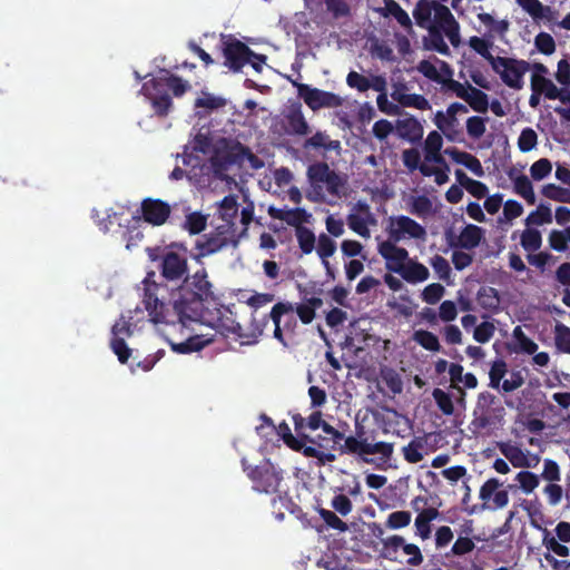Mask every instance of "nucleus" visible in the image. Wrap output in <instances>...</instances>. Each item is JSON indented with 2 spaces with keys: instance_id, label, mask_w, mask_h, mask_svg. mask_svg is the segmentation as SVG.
<instances>
[{
  "instance_id": "obj_1",
  "label": "nucleus",
  "mask_w": 570,
  "mask_h": 570,
  "mask_svg": "<svg viewBox=\"0 0 570 570\" xmlns=\"http://www.w3.org/2000/svg\"><path fill=\"white\" fill-rule=\"evenodd\" d=\"M171 305L178 321L184 325L187 321L199 322L212 326H222L225 330V335L233 334L239 338L245 336L242 325L235 321L225 325L218 318L217 321L222 324L215 325L208 318L209 309H217L218 297L205 268L196 271L193 275L188 274L181 281V284L171 294Z\"/></svg>"
},
{
  "instance_id": "obj_2",
  "label": "nucleus",
  "mask_w": 570,
  "mask_h": 570,
  "mask_svg": "<svg viewBox=\"0 0 570 570\" xmlns=\"http://www.w3.org/2000/svg\"><path fill=\"white\" fill-rule=\"evenodd\" d=\"M376 432L374 430L367 431L365 426L358 422L355 423V435L346 436L337 429L330 440L332 450L335 449V444L344 440V444H341L338 451L341 454L358 455L364 462L370 463L372 460L367 459L366 455L379 454L380 459L384 462L389 461L394 452V445L390 442L376 441Z\"/></svg>"
},
{
  "instance_id": "obj_3",
  "label": "nucleus",
  "mask_w": 570,
  "mask_h": 570,
  "mask_svg": "<svg viewBox=\"0 0 570 570\" xmlns=\"http://www.w3.org/2000/svg\"><path fill=\"white\" fill-rule=\"evenodd\" d=\"M160 72L161 76L146 81L141 91L150 100L155 114L159 117H166L173 107V99L168 90H171L175 97H181L190 89V85L187 80L169 73L166 69Z\"/></svg>"
},
{
  "instance_id": "obj_4",
  "label": "nucleus",
  "mask_w": 570,
  "mask_h": 570,
  "mask_svg": "<svg viewBox=\"0 0 570 570\" xmlns=\"http://www.w3.org/2000/svg\"><path fill=\"white\" fill-rule=\"evenodd\" d=\"M184 248L183 245L173 243L168 247H147L148 258L157 263V269L163 281L167 283L181 282L188 275V259L186 255L179 254L174 248Z\"/></svg>"
},
{
  "instance_id": "obj_5",
  "label": "nucleus",
  "mask_w": 570,
  "mask_h": 570,
  "mask_svg": "<svg viewBox=\"0 0 570 570\" xmlns=\"http://www.w3.org/2000/svg\"><path fill=\"white\" fill-rule=\"evenodd\" d=\"M229 245L233 247L238 245V239L235 238V229L228 224L219 225L196 240L195 249L197 253L194 255V259L200 263L202 258L216 254Z\"/></svg>"
},
{
  "instance_id": "obj_6",
  "label": "nucleus",
  "mask_w": 570,
  "mask_h": 570,
  "mask_svg": "<svg viewBox=\"0 0 570 570\" xmlns=\"http://www.w3.org/2000/svg\"><path fill=\"white\" fill-rule=\"evenodd\" d=\"M247 475L252 480L255 491L267 494L276 493L284 478L283 471L277 469L269 460L250 468Z\"/></svg>"
},
{
  "instance_id": "obj_7",
  "label": "nucleus",
  "mask_w": 570,
  "mask_h": 570,
  "mask_svg": "<svg viewBox=\"0 0 570 570\" xmlns=\"http://www.w3.org/2000/svg\"><path fill=\"white\" fill-rule=\"evenodd\" d=\"M495 69L502 82L511 89L520 90L523 87V77L530 69V63L522 59L497 57Z\"/></svg>"
},
{
  "instance_id": "obj_8",
  "label": "nucleus",
  "mask_w": 570,
  "mask_h": 570,
  "mask_svg": "<svg viewBox=\"0 0 570 570\" xmlns=\"http://www.w3.org/2000/svg\"><path fill=\"white\" fill-rule=\"evenodd\" d=\"M155 276L156 273L151 271L147 273V276L144 279L145 288L142 303L151 322L155 324L168 323L169 309L167 304L158 297L157 292L159 291L160 285L156 283Z\"/></svg>"
},
{
  "instance_id": "obj_9",
  "label": "nucleus",
  "mask_w": 570,
  "mask_h": 570,
  "mask_svg": "<svg viewBox=\"0 0 570 570\" xmlns=\"http://www.w3.org/2000/svg\"><path fill=\"white\" fill-rule=\"evenodd\" d=\"M249 55H252V49L240 40L233 36L223 38L224 65L232 71L239 72L247 65Z\"/></svg>"
},
{
  "instance_id": "obj_10",
  "label": "nucleus",
  "mask_w": 570,
  "mask_h": 570,
  "mask_svg": "<svg viewBox=\"0 0 570 570\" xmlns=\"http://www.w3.org/2000/svg\"><path fill=\"white\" fill-rule=\"evenodd\" d=\"M298 96L303 98L305 104L312 110H318L321 108H335L342 105V98L336 94L324 91L317 88H312L305 83H296Z\"/></svg>"
},
{
  "instance_id": "obj_11",
  "label": "nucleus",
  "mask_w": 570,
  "mask_h": 570,
  "mask_svg": "<svg viewBox=\"0 0 570 570\" xmlns=\"http://www.w3.org/2000/svg\"><path fill=\"white\" fill-rule=\"evenodd\" d=\"M433 14L434 17L430 26H438L440 30H443L451 45L455 48L459 47L461 43L460 24L450 9L436 2Z\"/></svg>"
},
{
  "instance_id": "obj_12",
  "label": "nucleus",
  "mask_w": 570,
  "mask_h": 570,
  "mask_svg": "<svg viewBox=\"0 0 570 570\" xmlns=\"http://www.w3.org/2000/svg\"><path fill=\"white\" fill-rule=\"evenodd\" d=\"M502 482L497 478L487 480L480 488L479 498L483 501L481 510L502 509L509 503V493L507 490H500Z\"/></svg>"
},
{
  "instance_id": "obj_13",
  "label": "nucleus",
  "mask_w": 570,
  "mask_h": 570,
  "mask_svg": "<svg viewBox=\"0 0 570 570\" xmlns=\"http://www.w3.org/2000/svg\"><path fill=\"white\" fill-rule=\"evenodd\" d=\"M390 239L394 243L401 240L405 235L414 239H423L426 235L425 228L414 219L401 215L391 218L389 230Z\"/></svg>"
},
{
  "instance_id": "obj_14",
  "label": "nucleus",
  "mask_w": 570,
  "mask_h": 570,
  "mask_svg": "<svg viewBox=\"0 0 570 570\" xmlns=\"http://www.w3.org/2000/svg\"><path fill=\"white\" fill-rule=\"evenodd\" d=\"M468 111L469 110L465 105L461 102H453L448 107L445 114L442 111L436 112L434 122L449 140L454 141L456 139V135L459 134V131L455 129V127L459 125L456 114H466Z\"/></svg>"
},
{
  "instance_id": "obj_15",
  "label": "nucleus",
  "mask_w": 570,
  "mask_h": 570,
  "mask_svg": "<svg viewBox=\"0 0 570 570\" xmlns=\"http://www.w3.org/2000/svg\"><path fill=\"white\" fill-rule=\"evenodd\" d=\"M171 207L161 199L145 198L141 202V215L146 223L153 226H161L169 218Z\"/></svg>"
},
{
  "instance_id": "obj_16",
  "label": "nucleus",
  "mask_w": 570,
  "mask_h": 570,
  "mask_svg": "<svg viewBox=\"0 0 570 570\" xmlns=\"http://www.w3.org/2000/svg\"><path fill=\"white\" fill-rule=\"evenodd\" d=\"M379 254L386 261V269L392 272V268H399V266H405V262L409 261V252L396 246L391 240H385L379 244Z\"/></svg>"
},
{
  "instance_id": "obj_17",
  "label": "nucleus",
  "mask_w": 570,
  "mask_h": 570,
  "mask_svg": "<svg viewBox=\"0 0 570 570\" xmlns=\"http://www.w3.org/2000/svg\"><path fill=\"white\" fill-rule=\"evenodd\" d=\"M392 272L401 275V277L410 284L422 283L430 277L428 267L422 263L413 259H409L405 266L392 268Z\"/></svg>"
},
{
  "instance_id": "obj_18",
  "label": "nucleus",
  "mask_w": 570,
  "mask_h": 570,
  "mask_svg": "<svg viewBox=\"0 0 570 570\" xmlns=\"http://www.w3.org/2000/svg\"><path fill=\"white\" fill-rule=\"evenodd\" d=\"M395 129L400 138L412 144L420 141L423 137V127L414 117L399 119Z\"/></svg>"
},
{
  "instance_id": "obj_19",
  "label": "nucleus",
  "mask_w": 570,
  "mask_h": 570,
  "mask_svg": "<svg viewBox=\"0 0 570 570\" xmlns=\"http://www.w3.org/2000/svg\"><path fill=\"white\" fill-rule=\"evenodd\" d=\"M286 130L291 135L306 136L311 132V128L302 112L301 105L289 108L285 115Z\"/></svg>"
},
{
  "instance_id": "obj_20",
  "label": "nucleus",
  "mask_w": 570,
  "mask_h": 570,
  "mask_svg": "<svg viewBox=\"0 0 570 570\" xmlns=\"http://www.w3.org/2000/svg\"><path fill=\"white\" fill-rule=\"evenodd\" d=\"M444 154L451 157L453 161L456 164L463 165L469 170H471L474 175L481 177L483 176V167L480 163V160L473 156L472 154H469L466 151H462L458 149L456 147H450L444 150Z\"/></svg>"
},
{
  "instance_id": "obj_21",
  "label": "nucleus",
  "mask_w": 570,
  "mask_h": 570,
  "mask_svg": "<svg viewBox=\"0 0 570 570\" xmlns=\"http://www.w3.org/2000/svg\"><path fill=\"white\" fill-rule=\"evenodd\" d=\"M512 337L513 342L508 346L511 353L533 355L538 351V344L525 335L521 326L513 328Z\"/></svg>"
},
{
  "instance_id": "obj_22",
  "label": "nucleus",
  "mask_w": 570,
  "mask_h": 570,
  "mask_svg": "<svg viewBox=\"0 0 570 570\" xmlns=\"http://www.w3.org/2000/svg\"><path fill=\"white\" fill-rule=\"evenodd\" d=\"M428 36L423 37V48L430 51H436L443 56H450L451 51L443 38V30L438 26H429Z\"/></svg>"
},
{
  "instance_id": "obj_23",
  "label": "nucleus",
  "mask_w": 570,
  "mask_h": 570,
  "mask_svg": "<svg viewBox=\"0 0 570 570\" xmlns=\"http://www.w3.org/2000/svg\"><path fill=\"white\" fill-rule=\"evenodd\" d=\"M303 148L305 150L308 149H323L324 151H341V142L340 140H333L325 131H317L312 137L307 138Z\"/></svg>"
},
{
  "instance_id": "obj_24",
  "label": "nucleus",
  "mask_w": 570,
  "mask_h": 570,
  "mask_svg": "<svg viewBox=\"0 0 570 570\" xmlns=\"http://www.w3.org/2000/svg\"><path fill=\"white\" fill-rule=\"evenodd\" d=\"M440 512L436 508L430 507L423 509L415 518V533L422 540H426L431 537L432 527L431 522L439 517Z\"/></svg>"
},
{
  "instance_id": "obj_25",
  "label": "nucleus",
  "mask_w": 570,
  "mask_h": 570,
  "mask_svg": "<svg viewBox=\"0 0 570 570\" xmlns=\"http://www.w3.org/2000/svg\"><path fill=\"white\" fill-rule=\"evenodd\" d=\"M294 305L289 302H278L276 303L269 313V318L273 321L274 328V337L279 341L284 346H286V342L283 336V331L281 328V321L285 314L293 313Z\"/></svg>"
},
{
  "instance_id": "obj_26",
  "label": "nucleus",
  "mask_w": 570,
  "mask_h": 570,
  "mask_svg": "<svg viewBox=\"0 0 570 570\" xmlns=\"http://www.w3.org/2000/svg\"><path fill=\"white\" fill-rule=\"evenodd\" d=\"M530 86L531 91L544 95L547 99L554 100L560 96V89L547 77L532 75Z\"/></svg>"
},
{
  "instance_id": "obj_27",
  "label": "nucleus",
  "mask_w": 570,
  "mask_h": 570,
  "mask_svg": "<svg viewBox=\"0 0 570 570\" xmlns=\"http://www.w3.org/2000/svg\"><path fill=\"white\" fill-rule=\"evenodd\" d=\"M323 306V299L320 297L305 298L303 303L294 307L297 316L303 324H311L315 318V311Z\"/></svg>"
},
{
  "instance_id": "obj_28",
  "label": "nucleus",
  "mask_w": 570,
  "mask_h": 570,
  "mask_svg": "<svg viewBox=\"0 0 570 570\" xmlns=\"http://www.w3.org/2000/svg\"><path fill=\"white\" fill-rule=\"evenodd\" d=\"M500 452L509 460L514 468H529L530 463L523 451L509 442L498 444Z\"/></svg>"
},
{
  "instance_id": "obj_29",
  "label": "nucleus",
  "mask_w": 570,
  "mask_h": 570,
  "mask_svg": "<svg viewBox=\"0 0 570 570\" xmlns=\"http://www.w3.org/2000/svg\"><path fill=\"white\" fill-rule=\"evenodd\" d=\"M436 1L419 0L413 10V17L420 28H429L432 22V13L434 12Z\"/></svg>"
},
{
  "instance_id": "obj_30",
  "label": "nucleus",
  "mask_w": 570,
  "mask_h": 570,
  "mask_svg": "<svg viewBox=\"0 0 570 570\" xmlns=\"http://www.w3.org/2000/svg\"><path fill=\"white\" fill-rule=\"evenodd\" d=\"M383 16L393 17L404 29L412 28V21L407 12L395 0H383Z\"/></svg>"
},
{
  "instance_id": "obj_31",
  "label": "nucleus",
  "mask_w": 570,
  "mask_h": 570,
  "mask_svg": "<svg viewBox=\"0 0 570 570\" xmlns=\"http://www.w3.org/2000/svg\"><path fill=\"white\" fill-rule=\"evenodd\" d=\"M482 237L483 229L476 225L469 224L459 236L460 246L465 249H472L481 243Z\"/></svg>"
},
{
  "instance_id": "obj_32",
  "label": "nucleus",
  "mask_w": 570,
  "mask_h": 570,
  "mask_svg": "<svg viewBox=\"0 0 570 570\" xmlns=\"http://www.w3.org/2000/svg\"><path fill=\"white\" fill-rule=\"evenodd\" d=\"M476 301L482 308L494 311L500 304L499 292L494 287L482 286L476 293Z\"/></svg>"
},
{
  "instance_id": "obj_33",
  "label": "nucleus",
  "mask_w": 570,
  "mask_h": 570,
  "mask_svg": "<svg viewBox=\"0 0 570 570\" xmlns=\"http://www.w3.org/2000/svg\"><path fill=\"white\" fill-rule=\"evenodd\" d=\"M209 341L204 340L200 335L190 336L181 343H171V350L178 354H189L203 350Z\"/></svg>"
},
{
  "instance_id": "obj_34",
  "label": "nucleus",
  "mask_w": 570,
  "mask_h": 570,
  "mask_svg": "<svg viewBox=\"0 0 570 570\" xmlns=\"http://www.w3.org/2000/svg\"><path fill=\"white\" fill-rule=\"evenodd\" d=\"M475 541H481L480 535H473V537H463L458 535L456 540L454 541L450 553L446 554L449 557L450 554L454 557H463L465 554L471 553L475 549Z\"/></svg>"
},
{
  "instance_id": "obj_35",
  "label": "nucleus",
  "mask_w": 570,
  "mask_h": 570,
  "mask_svg": "<svg viewBox=\"0 0 570 570\" xmlns=\"http://www.w3.org/2000/svg\"><path fill=\"white\" fill-rule=\"evenodd\" d=\"M463 100L476 112H487L489 108L488 95L473 86H469L468 96Z\"/></svg>"
},
{
  "instance_id": "obj_36",
  "label": "nucleus",
  "mask_w": 570,
  "mask_h": 570,
  "mask_svg": "<svg viewBox=\"0 0 570 570\" xmlns=\"http://www.w3.org/2000/svg\"><path fill=\"white\" fill-rule=\"evenodd\" d=\"M469 46L476 52L479 53L482 58H484L490 65H491V68L492 69H495V60H497V57H494L491 52H490V49L492 47V42L484 39V38H480L478 36H473L469 39Z\"/></svg>"
},
{
  "instance_id": "obj_37",
  "label": "nucleus",
  "mask_w": 570,
  "mask_h": 570,
  "mask_svg": "<svg viewBox=\"0 0 570 570\" xmlns=\"http://www.w3.org/2000/svg\"><path fill=\"white\" fill-rule=\"evenodd\" d=\"M295 236L303 254L308 255L314 250L316 237L308 227L297 226L295 228Z\"/></svg>"
},
{
  "instance_id": "obj_38",
  "label": "nucleus",
  "mask_w": 570,
  "mask_h": 570,
  "mask_svg": "<svg viewBox=\"0 0 570 570\" xmlns=\"http://www.w3.org/2000/svg\"><path fill=\"white\" fill-rule=\"evenodd\" d=\"M514 191L521 196L529 205L537 202L531 180L525 175L518 176L514 181Z\"/></svg>"
},
{
  "instance_id": "obj_39",
  "label": "nucleus",
  "mask_w": 570,
  "mask_h": 570,
  "mask_svg": "<svg viewBox=\"0 0 570 570\" xmlns=\"http://www.w3.org/2000/svg\"><path fill=\"white\" fill-rule=\"evenodd\" d=\"M207 226V216L202 214L200 212H194L186 216L184 222V229H186L190 235H198L206 229Z\"/></svg>"
},
{
  "instance_id": "obj_40",
  "label": "nucleus",
  "mask_w": 570,
  "mask_h": 570,
  "mask_svg": "<svg viewBox=\"0 0 570 570\" xmlns=\"http://www.w3.org/2000/svg\"><path fill=\"white\" fill-rule=\"evenodd\" d=\"M413 340L423 348L430 352H439L441 348L438 336L426 330L415 331L413 334Z\"/></svg>"
},
{
  "instance_id": "obj_41",
  "label": "nucleus",
  "mask_w": 570,
  "mask_h": 570,
  "mask_svg": "<svg viewBox=\"0 0 570 570\" xmlns=\"http://www.w3.org/2000/svg\"><path fill=\"white\" fill-rule=\"evenodd\" d=\"M219 207H220L222 218L224 220H226V224L232 225L234 227L233 219L237 216V212H238V204H237L236 196H234V195L225 196L222 199Z\"/></svg>"
},
{
  "instance_id": "obj_42",
  "label": "nucleus",
  "mask_w": 570,
  "mask_h": 570,
  "mask_svg": "<svg viewBox=\"0 0 570 570\" xmlns=\"http://www.w3.org/2000/svg\"><path fill=\"white\" fill-rule=\"evenodd\" d=\"M552 222L551 208L548 205L540 204L535 210L531 212L527 219V225H543Z\"/></svg>"
},
{
  "instance_id": "obj_43",
  "label": "nucleus",
  "mask_w": 570,
  "mask_h": 570,
  "mask_svg": "<svg viewBox=\"0 0 570 570\" xmlns=\"http://www.w3.org/2000/svg\"><path fill=\"white\" fill-rule=\"evenodd\" d=\"M330 166L324 161L314 163L307 168V177L312 184H323L331 173Z\"/></svg>"
},
{
  "instance_id": "obj_44",
  "label": "nucleus",
  "mask_w": 570,
  "mask_h": 570,
  "mask_svg": "<svg viewBox=\"0 0 570 570\" xmlns=\"http://www.w3.org/2000/svg\"><path fill=\"white\" fill-rule=\"evenodd\" d=\"M554 343L560 352L570 354V327L558 323L554 327Z\"/></svg>"
},
{
  "instance_id": "obj_45",
  "label": "nucleus",
  "mask_w": 570,
  "mask_h": 570,
  "mask_svg": "<svg viewBox=\"0 0 570 570\" xmlns=\"http://www.w3.org/2000/svg\"><path fill=\"white\" fill-rule=\"evenodd\" d=\"M507 372H508V365H507L505 361L503 358H497L492 363L490 372H489V377H490L489 385L492 389H499L501 381L504 377V375L507 374Z\"/></svg>"
},
{
  "instance_id": "obj_46",
  "label": "nucleus",
  "mask_w": 570,
  "mask_h": 570,
  "mask_svg": "<svg viewBox=\"0 0 570 570\" xmlns=\"http://www.w3.org/2000/svg\"><path fill=\"white\" fill-rule=\"evenodd\" d=\"M541 233L534 228H527L521 235V246L529 252H534L541 247Z\"/></svg>"
},
{
  "instance_id": "obj_47",
  "label": "nucleus",
  "mask_w": 570,
  "mask_h": 570,
  "mask_svg": "<svg viewBox=\"0 0 570 570\" xmlns=\"http://www.w3.org/2000/svg\"><path fill=\"white\" fill-rule=\"evenodd\" d=\"M517 2L533 19H542L546 12H550V7L543 6L539 0H517Z\"/></svg>"
},
{
  "instance_id": "obj_48",
  "label": "nucleus",
  "mask_w": 570,
  "mask_h": 570,
  "mask_svg": "<svg viewBox=\"0 0 570 570\" xmlns=\"http://www.w3.org/2000/svg\"><path fill=\"white\" fill-rule=\"evenodd\" d=\"M541 193L544 197L561 202L570 203V190L554 184H547L542 187Z\"/></svg>"
},
{
  "instance_id": "obj_49",
  "label": "nucleus",
  "mask_w": 570,
  "mask_h": 570,
  "mask_svg": "<svg viewBox=\"0 0 570 570\" xmlns=\"http://www.w3.org/2000/svg\"><path fill=\"white\" fill-rule=\"evenodd\" d=\"M423 442L420 439H413L407 445H405L403 451V456L405 461L409 463H419L423 460L422 454Z\"/></svg>"
},
{
  "instance_id": "obj_50",
  "label": "nucleus",
  "mask_w": 570,
  "mask_h": 570,
  "mask_svg": "<svg viewBox=\"0 0 570 570\" xmlns=\"http://www.w3.org/2000/svg\"><path fill=\"white\" fill-rule=\"evenodd\" d=\"M316 252L322 262L327 261L336 250V243L326 234H321L317 239Z\"/></svg>"
},
{
  "instance_id": "obj_51",
  "label": "nucleus",
  "mask_w": 570,
  "mask_h": 570,
  "mask_svg": "<svg viewBox=\"0 0 570 570\" xmlns=\"http://www.w3.org/2000/svg\"><path fill=\"white\" fill-rule=\"evenodd\" d=\"M411 519L412 514L410 511H394L389 514L385 525L392 530L402 529L411 523Z\"/></svg>"
},
{
  "instance_id": "obj_52",
  "label": "nucleus",
  "mask_w": 570,
  "mask_h": 570,
  "mask_svg": "<svg viewBox=\"0 0 570 570\" xmlns=\"http://www.w3.org/2000/svg\"><path fill=\"white\" fill-rule=\"evenodd\" d=\"M430 265L432 266V268L434 269L440 279L450 284L452 269L449 262L443 256L434 255L430 259Z\"/></svg>"
},
{
  "instance_id": "obj_53",
  "label": "nucleus",
  "mask_w": 570,
  "mask_h": 570,
  "mask_svg": "<svg viewBox=\"0 0 570 570\" xmlns=\"http://www.w3.org/2000/svg\"><path fill=\"white\" fill-rule=\"evenodd\" d=\"M383 544V556L386 559L394 560V554L399 551L400 548L403 549L405 544V540L403 537L394 534L382 539Z\"/></svg>"
},
{
  "instance_id": "obj_54",
  "label": "nucleus",
  "mask_w": 570,
  "mask_h": 570,
  "mask_svg": "<svg viewBox=\"0 0 570 570\" xmlns=\"http://www.w3.org/2000/svg\"><path fill=\"white\" fill-rule=\"evenodd\" d=\"M515 481H518L520 489L524 493H531L540 483L539 476L530 471H520Z\"/></svg>"
},
{
  "instance_id": "obj_55",
  "label": "nucleus",
  "mask_w": 570,
  "mask_h": 570,
  "mask_svg": "<svg viewBox=\"0 0 570 570\" xmlns=\"http://www.w3.org/2000/svg\"><path fill=\"white\" fill-rule=\"evenodd\" d=\"M432 396L440 409L445 415H452L454 412V405L451 395L441 389H434Z\"/></svg>"
},
{
  "instance_id": "obj_56",
  "label": "nucleus",
  "mask_w": 570,
  "mask_h": 570,
  "mask_svg": "<svg viewBox=\"0 0 570 570\" xmlns=\"http://www.w3.org/2000/svg\"><path fill=\"white\" fill-rule=\"evenodd\" d=\"M411 214L416 215L417 217H426L432 213V202L428 196L421 195L413 198L411 208Z\"/></svg>"
},
{
  "instance_id": "obj_57",
  "label": "nucleus",
  "mask_w": 570,
  "mask_h": 570,
  "mask_svg": "<svg viewBox=\"0 0 570 570\" xmlns=\"http://www.w3.org/2000/svg\"><path fill=\"white\" fill-rule=\"evenodd\" d=\"M535 48L543 55L550 56L556 51V41L548 32H540L534 38Z\"/></svg>"
},
{
  "instance_id": "obj_58",
  "label": "nucleus",
  "mask_w": 570,
  "mask_h": 570,
  "mask_svg": "<svg viewBox=\"0 0 570 570\" xmlns=\"http://www.w3.org/2000/svg\"><path fill=\"white\" fill-rule=\"evenodd\" d=\"M318 513L328 528L340 532H345L348 530V525L342 521L335 512L322 508L318 510Z\"/></svg>"
},
{
  "instance_id": "obj_59",
  "label": "nucleus",
  "mask_w": 570,
  "mask_h": 570,
  "mask_svg": "<svg viewBox=\"0 0 570 570\" xmlns=\"http://www.w3.org/2000/svg\"><path fill=\"white\" fill-rule=\"evenodd\" d=\"M538 144V135L532 128H524L518 139V147L522 153L532 150Z\"/></svg>"
},
{
  "instance_id": "obj_60",
  "label": "nucleus",
  "mask_w": 570,
  "mask_h": 570,
  "mask_svg": "<svg viewBox=\"0 0 570 570\" xmlns=\"http://www.w3.org/2000/svg\"><path fill=\"white\" fill-rule=\"evenodd\" d=\"M417 71L422 73L425 78L429 80H432L436 83L444 82V77L442 73L439 72L434 63H432L430 60H421L416 67Z\"/></svg>"
},
{
  "instance_id": "obj_61",
  "label": "nucleus",
  "mask_w": 570,
  "mask_h": 570,
  "mask_svg": "<svg viewBox=\"0 0 570 570\" xmlns=\"http://www.w3.org/2000/svg\"><path fill=\"white\" fill-rule=\"evenodd\" d=\"M382 380L393 394H400L403 390V382L399 373L392 368L382 372Z\"/></svg>"
},
{
  "instance_id": "obj_62",
  "label": "nucleus",
  "mask_w": 570,
  "mask_h": 570,
  "mask_svg": "<svg viewBox=\"0 0 570 570\" xmlns=\"http://www.w3.org/2000/svg\"><path fill=\"white\" fill-rule=\"evenodd\" d=\"M548 240L552 249L557 252H564L568 248L569 242V234L567 233V228L564 230H551Z\"/></svg>"
},
{
  "instance_id": "obj_63",
  "label": "nucleus",
  "mask_w": 570,
  "mask_h": 570,
  "mask_svg": "<svg viewBox=\"0 0 570 570\" xmlns=\"http://www.w3.org/2000/svg\"><path fill=\"white\" fill-rule=\"evenodd\" d=\"M551 170V161L548 158H541L531 165L530 175L534 180H542L550 175Z\"/></svg>"
},
{
  "instance_id": "obj_64",
  "label": "nucleus",
  "mask_w": 570,
  "mask_h": 570,
  "mask_svg": "<svg viewBox=\"0 0 570 570\" xmlns=\"http://www.w3.org/2000/svg\"><path fill=\"white\" fill-rule=\"evenodd\" d=\"M485 120L479 116H472L466 120L468 135L473 139L481 138L485 132Z\"/></svg>"
}]
</instances>
